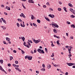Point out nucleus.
Returning <instances> with one entry per match:
<instances>
[{"mask_svg":"<svg viewBox=\"0 0 75 75\" xmlns=\"http://www.w3.org/2000/svg\"><path fill=\"white\" fill-rule=\"evenodd\" d=\"M37 51H38V52H39V53H40V54H41V53H42V54H45V52H44V50H42L40 48L38 49L37 50Z\"/></svg>","mask_w":75,"mask_h":75,"instance_id":"1","label":"nucleus"},{"mask_svg":"<svg viewBox=\"0 0 75 75\" xmlns=\"http://www.w3.org/2000/svg\"><path fill=\"white\" fill-rule=\"evenodd\" d=\"M52 24H51L52 25H53V26H54L57 28H58V27H59L58 25H57V24H56L55 23L52 22Z\"/></svg>","mask_w":75,"mask_h":75,"instance_id":"2","label":"nucleus"},{"mask_svg":"<svg viewBox=\"0 0 75 75\" xmlns=\"http://www.w3.org/2000/svg\"><path fill=\"white\" fill-rule=\"evenodd\" d=\"M48 16L49 17H51V18H54V17H55V16H54V15H51V14L49 15Z\"/></svg>","mask_w":75,"mask_h":75,"instance_id":"3","label":"nucleus"},{"mask_svg":"<svg viewBox=\"0 0 75 75\" xmlns=\"http://www.w3.org/2000/svg\"><path fill=\"white\" fill-rule=\"evenodd\" d=\"M67 64L68 65V66H72L73 65V64L72 63H67Z\"/></svg>","mask_w":75,"mask_h":75,"instance_id":"4","label":"nucleus"},{"mask_svg":"<svg viewBox=\"0 0 75 75\" xmlns=\"http://www.w3.org/2000/svg\"><path fill=\"white\" fill-rule=\"evenodd\" d=\"M20 17H23V18H25V15H24V14H23V13H21V14L20 15Z\"/></svg>","mask_w":75,"mask_h":75,"instance_id":"5","label":"nucleus"},{"mask_svg":"<svg viewBox=\"0 0 75 75\" xmlns=\"http://www.w3.org/2000/svg\"><path fill=\"white\" fill-rule=\"evenodd\" d=\"M33 42H35V44H37L38 43V40H35L34 39L33 40Z\"/></svg>","mask_w":75,"mask_h":75,"instance_id":"6","label":"nucleus"},{"mask_svg":"<svg viewBox=\"0 0 75 75\" xmlns=\"http://www.w3.org/2000/svg\"><path fill=\"white\" fill-rule=\"evenodd\" d=\"M28 2L30 3H34V1L33 0H29Z\"/></svg>","mask_w":75,"mask_h":75,"instance_id":"7","label":"nucleus"},{"mask_svg":"<svg viewBox=\"0 0 75 75\" xmlns=\"http://www.w3.org/2000/svg\"><path fill=\"white\" fill-rule=\"evenodd\" d=\"M15 69H16V70H17V71H18L19 72H21V69H20L18 68L17 67H15Z\"/></svg>","mask_w":75,"mask_h":75,"instance_id":"8","label":"nucleus"},{"mask_svg":"<svg viewBox=\"0 0 75 75\" xmlns=\"http://www.w3.org/2000/svg\"><path fill=\"white\" fill-rule=\"evenodd\" d=\"M28 59H29V60H31L33 58V57L31 56L28 57Z\"/></svg>","mask_w":75,"mask_h":75,"instance_id":"9","label":"nucleus"},{"mask_svg":"<svg viewBox=\"0 0 75 75\" xmlns=\"http://www.w3.org/2000/svg\"><path fill=\"white\" fill-rule=\"evenodd\" d=\"M1 19L2 20V21H3V22L4 23H5V24H6V20H5L4 19H3V18H1Z\"/></svg>","mask_w":75,"mask_h":75,"instance_id":"10","label":"nucleus"},{"mask_svg":"<svg viewBox=\"0 0 75 75\" xmlns=\"http://www.w3.org/2000/svg\"><path fill=\"white\" fill-rule=\"evenodd\" d=\"M65 48H68L69 47V48H72V49L73 47H72L71 46H70L69 47L68 46H66L65 47Z\"/></svg>","mask_w":75,"mask_h":75,"instance_id":"11","label":"nucleus"},{"mask_svg":"<svg viewBox=\"0 0 75 75\" xmlns=\"http://www.w3.org/2000/svg\"><path fill=\"white\" fill-rule=\"evenodd\" d=\"M13 67H17V68L19 67V65H16V64H13Z\"/></svg>","mask_w":75,"mask_h":75,"instance_id":"12","label":"nucleus"},{"mask_svg":"<svg viewBox=\"0 0 75 75\" xmlns=\"http://www.w3.org/2000/svg\"><path fill=\"white\" fill-rule=\"evenodd\" d=\"M71 48H70V49L69 48H68L69 52V53H70H70H71Z\"/></svg>","mask_w":75,"mask_h":75,"instance_id":"13","label":"nucleus"},{"mask_svg":"<svg viewBox=\"0 0 75 75\" xmlns=\"http://www.w3.org/2000/svg\"><path fill=\"white\" fill-rule=\"evenodd\" d=\"M21 38L22 40L24 42V40H25V38H24V37H21Z\"/></svg>","mask_w":75,"mask_h":75,"instance_id":"14","label":"nucleus"},{"mask_svg":"<svg viewBox=\"0 0 75 75\" xmlns=\"http://www.w3.org/2000/svg\"><path fill=\"white\" fill-rule=\"evenodd\" d=\"M6 8L8 10H10V8L7 6H6Z\"/></svg>","mask_w":75,"mask_h":75,"instance_id":"15","label":"nucleus"},{"mask_svg":"<svg viewBox=\"0 0 75 75\" xmlns=\"http://www.w3.org/2000/svg\"><path fill=\"white\" fill-rule=\"evenodd\" d=\"M45 19H46V20H47V21H50V19H49V18H47V17H45Z\"/></svg>","mask_w":75,"mask_h":75,"instance_id":"16","label":"nucleus"},{"mask_svg":"<svg viewBox=\"0 0 75 75\" xmlns=\"http://www.w3.org/2000/svg\"><path fill=\"white\" fill-rule=\"evenodd\" d=\"M53 31L54 33H57V31L56 30V29H53Z\"/></svg>","mask_w":75,"mask_h":75,"instance_id":"17","label":"nucleus"},{"mask_svg":"<svg viewBox=\"0 0 75 75\" xmlns=\"http://www.w3.org/2000/svg\"><path fill=\"white\" fill-rule=\"evenodd\" d=\"M71 27L72 28H75V25L74 24H72L71 26Z\"/></svg>","mask_w":75,"mask_h":75,"instance_id":"18","label":"nucleus"},{"mask_svg":"<svg viewBox=\"0 0 75 75\" xmlns=\"http://www.w3.org/2000/svg\"><path fill=\"white\" fill-rule=\"evenodd\" d=\"M68 6H70V7H73V6H72V4L70 3H69Z\"/></svg>","mask_w":75,"mask_h":75,"instance_id":"19","label":"nucleus"},{"mask_svg":"<svg viewBox=\"0 0 75 75\" xmlns=\"http://www.w3.org/2000/svg\"><path fill=\"white\" fill-rule=\"evenodd\" d=\"M6 40L7 41H9L10 40V38H8L6 37Z\"/></svg>","mask_w":75,"mask_h":75,"instance_id":"20","label":"nucleus"},{"mask_svg":"<svg viewBox=\"0 0 75 75\" xmlns=\"http://www.w3.org/2000/svg\"><path fill=\"white\" fill-rule=\"evenodd\" d=\"M1 27H2L4 30H6V28L4 26H1Z\"/></svg>","mask_w":75,"mask_h":75,"instance_id":"21","label":"nucleus"},{"mask_svg":"<svg viewBox=\"0 0 75 75\" xmlns=\"http://www.w3.org/2000/svg\"><path fill=\"white\" fill-rule=\"evenodd\" d=\"M51 66L50 65H49L47 66V68L48 69H50V68H51Z\"/></svg>","mask_w":75,"mask_h":75,"instance_id":"22","label":"nucleus"},{"mask_svg":"<svg viewBox=\"0 0 75 75\" xmlns=\"http://www.w3.org/2000/svg\"><path fill=\"white\" fill-rule=\"evenodd\" d=\"M64 9V11H66V12H68V11L66 9H67V8L65 7H64L63 8Z\"/></svg>","mask_w":75,"mask_h":75,"instance_id":"23","label":"nucleus"},{"mask_svg":"<svg viewBox=\"0 0 75 75\" xmlns=\"http://www.w3.org/2000/svg\"><path fill=\"white\" fill-rule=\"evenodd\" d=\"M31 19H32V20H34V15H31Z\"/></svg>","mask_w":75,"mask_h":75,"instance_id":"24","label":"nucleus"},{"mask_svg":"<svg viewBox=\"0 0 75 75\" xmlns=\"http://www.w3.org/2000/svg\"><path fill=\"white\" fill-rule=\"evenodd\" d=\"M10 61H11L13 59V57L12 56H10Z\"/></svg>","mask_w":75,"mask_h":75,"instance_id":"25","label":"nucleus"},{"mask_svg":"<svg viewBox=\"0 0 75 75\" xmlns=\"http://www.w3.org/2000/svg\"><path fill=\"white\" fill-rule=\"evenodd\" d=\"M33 25L34 26H35V27H37V25H36V24L35 23H33Z\"/></svg>","mask_w":75,"mask_h":75,"instance_id":"26","label":"nucleus"},{"mask_svg":"<svg viewBox=\"0 0 75 75\" xmlns=\"http://www.w3.org/2000/svg\"><path fill=\"white\" fill-rule=\"evenodd\" d=\"M18 21H19L20 22H22V20H21V19H20V18H18Z\"/></svg>","mask_w":75,"mask_h":75,"instance_id":"27","label":"nucleus"},{"mask_svg":"<svg viewBox=\"0 0 75 75\" xmlns=\"http://www.w3.org/2000/svg\"><path fill=\"white\" fill-rule=\"evenodd\" d=\"M70 17L71 18H75V16H74L73 15H71Z\"/></svg>","mask_w":75,"mask_h":75,"instance_id":"28","label":"nucleus"},{"mask_svg":"<svg viewBox=\"0 0 75 75\" xmlns=\"http://www.w3.org/2000/svg\"><path fill=\"white\" fill-rule=\"evenodd\" d=\"M37 21L38 23H41V21H40V20L39 19L37 20Z\"/></svg>","mask_w":75,"mask_h":75,"instance_id":"29","label":"nucleus"},{"mask_svg":"<svg viewBox=\"0 0 75 75\" xmlns=\"http://www.w3.org/2000/svg\"><path fill=\"white\" fill-rule=\"evenodd\" d=\"M3 60H0V63H1V64H3Z\"/></svg>","mask_w":75,"mask_h":75,"instance_id":"30","label":"nucleus"},{"mask_svg":"<svg viewBox=\"0 0 75 75\" xmlns=\"http://www.w3.org/2000/svg\"><path fill=\"white\" fill-rule=\"evenodd\" d=\"M45 51H46V52H47V53H48V50H47V48H45Z\"/></svg>","mask_w":75,"mask_h":75,"instance_id":"31","label":"nucleus"},{"mask_svg":"<svg viewBox=\"0 0 75 75\" xmlns=\"http://www.w3.org/2000/svg\"><path fill=\"white\" fill-rule=\"evenodd\" d=\"M16 24L17 25V26H18V27H20V24H19V23H17Z\"/></svg>","mask_w":75,"mask_h":75,"instance_id":"32","label":"nucleus"},{"mask_svg":"<svg viewBox=\"0 0 75 75\" xmlns=\"http://www.w3.org/2000/svg\"><path fill=\"white\" fill-rule=\"evenodd\" d=\"M41 71H45V68H42L41 69Z\"/></svg>","mask_w":75,"mask_h":75,"instance_id":"33","label":"nucleus"},{"mask_svg":"<svg viewBox=\"0 0 75 75\" xmlns=\"http://www.w3.org/2000/svg\"><path fill=\"white\" fill-rule=\"evenodd\" d=\"M15 63L16 64H18V61H15Z\"/></svg>","mask_w":75,"mask_h":75,"instance_id":"34","label":"nucleus"},{"mask_svg":"<svg viewBox=\"0 0 75 75\" xmlns=\"http://www.w3.org/2000/svg\"><path fill=\"white\" fill-rule=\"evenodd\" d=\"M46 5L47 6H50V3L48 2H47L46 3Z\"/></svg>","mask_w":75,"mask_h":75,"instance_id":"35","label":"nucleus"},{"mask_svg":"<svg viewBox=\"0 0 75 75\" xmlns=\"http://www.w3.org/2000/svg\"><path fill=\"white\" fill-rule=\"evenodd\" d=\"M21 52H22V54H24V53H25V52H24V51L23 50H21Z\"/></svg>","mask_w":75,"mask_h":75,"instance_id":"36","label":"nucleus"},{"mask_svg":"<svg viewBox=\"0 0 75 75\" xmlns=\"http://www.w3.org/2000/svg\"><path fill=\"white\" fill-rule=\"evenodd\" d=\"M57 44H58L59 43V40H58L57 41Z\"/></svg>","mask_w":75,"mask_h":75,"instance_id":"37","label":"nucleus"},{"mask_svg":"<svg viewBox=\"0 0 75 75\" xmlns=\"http://www.w3.org/2000/svg\"><path fill=\"white\" fill-rule=\"evenodd\" d=\"M28 42H30V43H33V42H32V41L31 40H28Z\"/></svg>","mask_w":75,"mask_h":75,"instance_id":"38","label":"nucleus"},{"mask_svg":"<svg viewBox=\"0 0 75 75\" xmlns=\"http://www.w3.org/2000/svg\"><path fill=\"white\" fill-rule=\"evenodd\" d=\"M42 67L43 68H45V64H43L42 65Z\"/></svg>","mask_w":75,"mask_h":75,"instance_id":"39","label":"nucleus"},{"mask_svg":"<svg viewBox=\"0 0 75 75\" xmlns=\"http://www.w3.org/2000/svg\"><path fill=\"white\" fill-rule=\"evenodd\" d=\"M58 11H61V8H58Z\"/></svg>","mask_w":75,"mask_h":75,"instance_id":"40","label":"nucleus"},{"mask_svg":"<svg viewBox=\"0 0 75 75\" xmlns=\"http://www.w3.org/2000/svg\"><path fill=\"white\" fill-rule=\"evenodd\" d=\"M67 23L68 24H71V23L69 21H67Z\"/></svg>","mask_w":75,"mask_h":75,"instance_id":"41","label":"nucleus"},{"mask_svg":"<svg viewBox=\"0 0 75 75\" xmlns=\"http://www.w3.org/2000/svg\"><path fill=\"white\" fill-rule=\"evenodd\" d=\"M43 8H47V6L45 5H44L43 6Z\"/></svg>","mask_w":75,"mask_h":75,"instance_id":"42","label":"nucleus"},{"mask_svg":"<svg viewBox=\"0 0 75 75\" xmlns=\"http://www.w3.org/2000/svg\"><path fill=\"white\" fill-rule=\"evenodd\" d=\"M52 55L51 56V57H54V53H52Z\"/></svg>","mask_w":75,"mask_h":75,"instance_id":"43","label":"nucleus"},{"mask_svg":"<svg viewBox=\"0 0 75 75\" xmlns=\"http://www.w3.org/2000/svg\"><path fill=\"white\" fill-rule=\"evenodd\" d=\"M71 53H69V54H70L68 55V56H69V57H71L72 56V54H71Z\"/></svg>","mask_w":75,"mask_h":75,"instance_id":"44","label":"nucleus"},{"mask_svg":"<svg viewBox=\"0 0 75 75\" xmlns=\"http://www.w3.org/2000/svg\"><path fill=\"white\" fill-rule=\"evenodd\" d=\"M25 42H24L23 43V45H24V46H26V45H25Z\"/></svg>","mask_w":75,"mask_h":75,"instance_id":"45","label":"nucleus"},{"mask_svg":"<svg viewBox=\"0 0 75 75\" xmlns=\"http://www.w3.org/2000/svg\"><path fill=\"white\" fill-rule=\"evenodd\" d=\"M8 67H11V64L10 63H9L8 64Z\"/></svg>","mask_w":75,"mask_h":75,"instance_id":"46","label":"nucleus"},{"mask_svg":"<svg viewBox=\"0 0 75 75\" xmlns=\"http://www.w3.org/2000/svg\"><path fill=\"white\" fill-rule=\"evenodd\" d=\"M1 7H3H3H4V6L3 4L1 5Z\"/></svg>","mask_w":75,"mask_h":75,"instance_id":"47","label":"nucleus"},{"mask_svg":"<svg viewBox=\"0 0 75 75\" xmlns=\"http://www.w3.org/2000/svg\"><path fill=\"white\" fill-rule=\"evenodd\" d=\"M68 75V72H66L65 73V75Z\"/></svg>","mask_w":75,"mask_h":75,"instance_id":"48","label":"nucleus"},{"mask_svg":"<svg viewBox=\"0 0 75 75\" xmlns=\"http://www.w3.org/2000/svg\"><path fill=\"white\" fill-rule=\"evenodd\" d=\"M36 73H37V74H39V71H36Z\"/></svg>","mask_w":75,"mask_h":75,"instance_id":"49","label":"nucleus"},{"mask_svg":"<svg viewBox=\"0 0 75 75\" xmlns=\"http://www.w3.org/2000/svg\"><path fill=\"white\" fill-rule=\"evenodd\" d=\"M30 53H31V54H34V52L33 51L31 50V52H30Z\"/></svg>","mask_w":75,"mask_h":75,"instance_id":"50","label":"nucleus"},{"mask_svg":"<svg viewBox=\"0 0 75 75\" xmlns=\"http://www.w3.org/2000/svg\"><path fill=\"white\" fill-rule=\"evenodd\" d=\"M51 46H52V47H54V46H55V45H54L53 44H53H52Z\"/></svg>","mask_w":75,"mask_h":75,"instance_id":"51","label":"nucleus"},{"mask_svg":"<svg viewBox=\"0 0 75 75\" xmlns=\"http://www.w3.org/2000/svg\"><path fill=\"white\" fill-rule=\"evenodd\" d=\"M37 52V50H34V53H36Z\"/></svg>","mask_w":75,"mask_h":75,"instance_id":"52","label":"nucleus"},{"mask_svg":"<svg viewBox=\"0 0 75 75\" xmlns=\"http://www.w3.org/2000/svg\"><path fill=\"white\" fill-rule=\"evenodd\" d=\"M38 42H40L41 41V40L40 39H38Z\"/></svg>","mask_w":75,"mask_h":75,"instance_id":"53","label":"nucleus"},{"mask_svg":"<svg viewBox=\"0 0 75 75\" xmlns=\"http://www.w3.org/2000/svg\"><path fill=\"white\" fill-rule=\"evenodd\" d=\"M3 43L4 44H6V41H3Z\"/></svg>","mask_w":75,"mask_h":75,"instance_id":"54","label":"nucleus"},{"mask_svg":"<svg viewBox=\"0 0 75 75\" xmlns=\"http://www.w3.org/2000/svg\"><path fill=\"white\" fill-rule=\"evenodd\" d=\"M13 52H14V53H16V50H14L13 51Z\"/></svg>","mask_w":75,"mask_h":75,"instance_id":"55","label":"nucleus"},{"mask_svg":"<svg viewBox=\"0 0 75 75\" xmlns=\"http://www.w3.org/2000/svg\"><path fill=\"white\" fill-rule=\"evenodd\" d=\"M70 38H71V39H73L74 38H73V37L72 36H71Z\"/></svg>","mask_w":75,"mask_h":75,"instance_id":"56","label":"nucleus"},{"mask_svg":"<svg viewBox=\"0 0 75 75\" xmlns=\"http://www.w3.org/2000/svg\"><path fill=\"white\" fill-rule=\"evenodd\" d=\"M1 70L2 71H4V70L3 68H2L1 69Z\"/></svg>","mask_w":75,"mask_h":75,"instance_id":"57","label":"nucleus"},{"mask_svg":"<svg viewBox=\"0 0 75 75\" xmlns=\"http://www.w3.org/2000/svg\"><path fill=\"white\" fill-rule=\"evenodd\" d=\"M28 48H30V46H29L28 45H26V46Z\"/></svg>","mask_w":75,"mask_h":75,"instance_id":"58","label":"nucleus"},{"mask_svg":"<svg viewBox=\"0 0 75 75\" xmlns=\"http://www.w3.org/2000/svg\"><path fill=\"white\" fill-rule=\"evenodd\" d=\"M20 25L21 26V27H23V25L22 23H21Z\"/></svg>","mask_w":75,"mask_h":75,"instance_id":"59","label":"nucleus"},{"mask_svg":"<svg viewBox=\"0 0 75 75\" xmlns=\"http://www.w3.org/2000/svg\"><path fill=\"white\" fill-rule=\"evenodd\" d=\"M27 58H28V56H26L25 57V59H27Z\"/></svg>","mask_w":75,"mask_h":75,"instance_id":"60","label":"nucleus"},{"mask_svg":"<svg viewBox=\"0 0 75 75\" xmlns=\"http://www.w3.org/2000/svg\"><path fill=\"white\" fill-rule=\"evenodd\" d=\"M4 14H5V15H6V16H7V13L6 12H4Z\"/></svg>","mask_w":75,"mask_h":75,"instance_id":"61","label":"nucleus"},{"mask_svg":"<svg viewBox=\"0 0 75 75\" xmlns=\"http://www.w3.org/2000/svg\"><path fill=\"white\" fill-rule=\"evenodd\" d=\"M73 68H75V65H73L72 67Z\"/></svg>","mask_w":75,"mask_h":75,"instance_id":"62","label":"nucleus"},{"mask_svg":"<svg viewBox=\"0 0 75 75\" xmlns=\"http://www.w3.org/2000/svg\"><path fill=\"white\" fill-rule=\"evenodd\" d=\"M66 34L67 36L68 37V33H66Z\"/></svg>","mask_w":75,"mask_h":75,"instance_id":"63","label":"nucleus"},{"mask_svg":"<svg viewBox=\"0 0 75 75\" xmlns=\"http://www.w3.org/2000/svg\"><path fill=\"white\" fill-rule=\"evenodd\" d=\"M59 4H62V3L61 1H60L59 2Z\"/></svg>","mask_w":75,"mask_h":75,"instance_id":"64","label":"nucleus"}]
</instances>
